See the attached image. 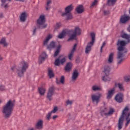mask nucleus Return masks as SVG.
Here are the masks:
<instances>
[{
  "label": "nucleus",
  "instance_id": "1",
  "mask_svg": "<svg viewBox=\"0 0 130 130\" xmlns=\"http://www.w3.org/2000/svg\"><path fill=\"white\" fill-rule=\"evenodd\" d=\"M121 37L126 39L127 41L124 40H118L116 45L118 46L117 50L118 52L117 55V64H121L122 61L124 60L122 57H124L125 53L127 52V49L125 48L126 44L130 43V35L125 33L122 34Z\"/></svg>",
  "mask_w": 130,
  "mask_h": 130
},
{
  "label": "nucleus",
  "instance_id": "2",
  "mask_svg": "<svg viewBox=\"0 0 130 130\" xmlns=\"http://www.w3.org/2000/svg\"><path fill=\"white\" fill-rule=\"evenodd\" d=\"M15 107V101L10 100L3 107L2 112L5 119H9L13 113Z\"/></svg>",
  "mask_w": 130,
  "mask_h": 130
},
{
  "label": "nucleus",
  "instance_id": "3",
  "mask_svg": "<svg viewBox=\"0 0 130 130\" xmlns=\"http://www.w3.org/2000/svg\"><path fill=\"white\" fill-rule=\"evenodd\" d=\"M129 110V107L126 106L125 107L124 109L122 111V114L120 118H119L118 123V129L120 130L122 128L123 126V121L124 119V116H125L126 123L125 126H127L130 123V112H128Z\"/></svg>",
  "mask_w": 130,
  "mask_h": 130
},
{
  "label": "nucleus",
  "instance_id": "4",
  "mask_svg": "<svg viewBox=\"0 0 130 130\" xmlns=\"http://www.w3.org/2000/svg\"><path fill=\"white\" fill-rule=\"evenodd\" d=\"M28 67H29L28 62L25 61H23L20 63L19 65L16 68V73L18 77H23L24 76V73L26 72Z\"/></svg>",
  "mask_w": 130,
  "mask_h": 130
},
{
  "label": "nucleus",
  "instance_id": "5",
  "mask_svg": "<svg viewBox=\"0 0 130 130\" xmlns=\"http://www.w3.org/2000/svg\"><path fill=\"white\" fill-rule=\"evenodd\" d=\"M69 32L72 35L68 41L75 40L78 35H81V29L78 26L75 27L74 29H71Z\"/></svg>",
  "mask_w": 130,
  "mask_h": 130
},
{
  "label": "nucleus",
  "instance_id": "6",
  "mask_svg": "<svg viewBox=\"0 0 130 130\" xmlns=\"http://www.w3.org/2000/svg\"><path fill=\"white\" fill-rule=\"evenodd\" d=\"M45 16L41 15L37 21L38 29H45L47 24H45Z\"/></svg>",
  "mask_w": 130,
  "mask_h": 130
},
{
  "label": "nucleus",
  "instance_id": "7",
  "mask_svg": "<svg viewBox=\"0 0 130 130\" xmlns=\"http://www.w3.org/2000/svg\"><path fill=\"white\" fill-rule=\"evenodd\" d=\"M96 35L94 32L90 33V37L91 38V42L88 43L86 48L85 49V53L88 54L90 51H91V47L94 45L95 43V37Z\"/></svg>",
  "mask_w": 130,
  "mask_h": 130
},
{
  "label": "nucleus",
  "instance_id": "8",
  "mask_svg": "<svg viewBox=\"0 0 130 130\" xmlns=\"http://www.w3.org/2000/svg\"><path fill=\"white\" fill-rule=\"evenodd\" d=\"M55 91V87L52 86L49 87L48 92L47 93V98L49 101L52 100V96L54 94V91Z\"/></svg>",
  "mask_w": 130,
  "mask_h": 130
},
{
  "label": "nucleus",
  "instance_id": "9",
  "mask_svg": "<svg viewBox=\"0 0 130 130\" xmlns=\"http://www.w3.org/2000/svg\"><path fill=\"white\" fill-rule=\"evenodd\" d=\"M102 97V94L97 93L96 94H92L91 95V99L93 104L97 105L100 102V98Z\"/></svg>",
  "mask_w": 130,
  "mask_h": 130
},
{
  "label": "nucleus",
  "instance_id": "10",
  "mask_svg": "<svg viewBox=\"0 0 130 130\" xmlns=\"http://www.w3.org/2000/svg\"><path fill=\"white\" fill-rule=\"evenodd\" d=\"M61 55L58 56L57 58L55 60L54 64L57 67L60 66V64H63V63L67 61L65 57L61 58Z\"/></svg>",
  "mask_w": 130,
  "mask_h": 130
},
{
  "label": "nucleus",
  "instance_id": "11",
  "mask_svg": "<svg viewBox=\"0 0 130 130\" xmlns=\"http://www.w3.org/2000/svg\"><path fill=\"white\" fill-rule=\"evenodd\" d=\"M35 127L37 129H39V130L43 129V120L42 119L38 120L35 124Z\"/></svg>",
  "mask_w": 130,
  "mask_h": 130
},
{
  "label": "nucleus",
  "instance_id": "12",
  "mask_svg": "<svg viewBox=\"0 0 130 130\" xmlns=\"http://www.w3.org/2000/svg\"><path fill=\"white\" fill-rule=\"evenodd\" d=\"M115 89L116 87H114L112 89H111L110 90L108 91L107 95V99H111L112 98V96L114 94V93H115Z\"/></svg>",
  "mask_w": 130,
  "mask_h": 130
},
{
  "label": "nucleus",
  "instance_id": "13",
  "mask_svg": "<svg viewBox=\"0 0 130 130\" xmlns=\"http://www.w3.org/2000/svg\"><path fill=\"white\" fill-rule=\"evenodd\" d=\"M47 55L46 54V53H45V52H43L39 58V64L42 63V62H43V61H44V60H45V59L47 58Z\"/></svg>",
  "mask_w": 130,
  "mask_h": 130
},
{
  "label": "nucleus",
  "instance_id": "14",
  "mask_svg": "<svg viewBox=\"0 0 130 130\" xmlns=\"http://www.w3.org/2000/svg\"><path fill=\"white\" fill-rule=\"evenodd\" d=\"M115 100L118 102V103H121L123 101V95L121 93L117 94L115 97Z\"/></svg>",
  "mask_w": 130,
  "mask_h": 130
},
{
  "label": "nucleus",
  "instance_id": "15",
  "mask_svg": "<svg viewBox=\"0 0 130 130\" xmlns=\"http://www.w3.org/2000/svg\"><path fill=\"white\" fill-rule=\"evenodd\" d=\"M20 20L22 23L26 22V20H27V13L25 12L22 13L20 16Z\"/></svg>",
  "mask_w": 130,
  "mask_h": 130
},
{
  "label": "nucleus",
  "instance_id": "16",
  "mask_svg": "<svg viewBox=\"0 0 130 130\" xmlns=\"http://www.w3.org/2000/svg\"><path fill=\"white\" fill-rule=\"evenodd\" d=\"M52 38V36L51 35H48V36L44 40L43 45L44 46H47L48 45V42L50 39Z\"/></svg>",
  "mask_w": 130,
  "mask_h": 130
},
{
  "label": "nucleus",
  "instance_id": "17",
  "mask_svg": "<svg viewBox=\"0 0 130 130\" xmlns=\"http://www.w3.org/2000/svg\"><path fill=\"white\" fill-rule=\"evenodd\" d=\"M74 10V7H73V5H70L66 7L65 9V12L64 13V15H67L68 14L71 13V12Z\"/></svg>",
  "mask_w": 130,
  "mask_h": 130
},
{
  "label": "nucleus",
  "instance_id": "18",
  "mask_svg": "<svg viewBox=\"0 0 130 130\" xmlns=\"http://www.w3.org/2000/svg\"><path fill=\"white\" fill-rule=\"evenodd\" d=\"M73 68V63L72 62H68L65 66L64 70L66 72H68V73H70L71 71H72V68Z\"/></svg>",
  "mask_w": 130,
  "mask_h": 130
},
{
  "label": "nucleus",
  "instance_id": "19",
  "mask_svg": "<svg viewBox=\"0 0 130 130\" xmlns=\"http://www.w3.org/2000/svg\"><path fill=\"white\" fill-rule=\"evenodd\" d=\"M79 77V72L77 70L74 71L73 73L72 74V81H76Z\"/></svg>",
  "mask_w": 130,
  "mask_h": 130
},
{
  "label": "nucleus",
  "instance_id": "20",
  "mask_svg": "<svg viewBox=\"0 0 130 130\" xmlns=\"http://www.w3.org/2000/svg\"><path fill=\"white\" fill-rule=\"evenodd\" d=\"M129 19H130L129 16H121L120 22L122 24H125V23H126L127 21L129 20Z\"/></svg>",
  "mask_w": 130,
  "mask_h": 130
},
{
  "label": "nucleus",
  "instance_id": "21",
  "mask_svg": "<svg viewBox=\"0 0 130 130\" xmlns=\"http://www.w3.org/2000/svg\"><path fill=\"white\" fill-rule=\"evenodd\" d=\"M110 66L108 65H105L104 67L103 73H104L105 75H109V73H110Z\"/></svg>",
  "mask_w": 130,
  "mask_h": 130
},
{
  "label": "nucleus",
  "instance_id": "22",
  "mask_svg": "<svg viewBox=\"0 0 130 130\" xmlns=\"http://www.w3.org/2000/svg\"><path fill=\"white\" fill-rule=\"evenodd\" d=\"M76 11L78 14H82L84 12V7L82 5H79L76 8Z\"/></svg>",
  "mask_w": 130,
  "mask_h": 130
},
{
  "label": "nucleus",
  "instance_id": "23",
  "mask_svg": "<svg viewBox=\"0 0 130 130\" xmlns=\"http://www.w3.org/2000/svg\"><path fill=\"white\" fill-rule=\"evenodd\" d=\"M48 75L50 79L54 77V73H53V70H52V69H51V68H49L48 69Z\"/></svg>",
  "mask_w": 130,
  "mask_h": 130
},
{
  "label": "nucleus",
  "instance_id": "24",
  "mask_svg": "<svg viewBox=\"0 0 130 130\" xmlns=\"http://www.w3.org/2000/svg\"><path fill=\"white\" fill-rule=\"evenodd\" d=\"M55 48V42L52 41L49 45L47 46V48L49 50H51L52 48Z\"/></svg>",
  "mask_w": 130,
  "mask_h": 130
},
{
  "label": "nucleus",
  "instance_id": "25",
  "mask_svg": "<svg viewBox=\"0 0 130 130\" xmlns=\"http://www.w3.org/2000/svg\"><path fill=\"white\" fill-rule=\"evenodd\" d=\"M45 91H46L45 88L42 87H39L38 89V92L41 96H43L45 94Z\"/></svg>",
  "mask_w": 130,
  "mask_h": 130
},
{
  "label": "nucleus",
  "instance_id": "26",
  "mask_svg": "<svg viewBox=\"0 0 130 130\" xmlns=\"http://www.w3.org/2000/svg\"><path fill=\"white\" fill-rule=\"evenodd\" d=\"M0 44H3L5 47H7V46L9 45V44H8L6 41V38H3L1 39Z\"/></svg>",
  "mask_w": 130,
  "mask_h": 130
},
{
  "label": "nucleus",
  "instance_id": "27",
  "mask_svg": "<svg viewBox=\"0 0 130 130\" xmlns=\"http://www.w3.org/2000/svg\"><path fill=\"white\" fill-rule=\"evenodd\" d=\"M66 35H67V31L63 30L61 32V33L59 34V35L58 36V38H59V39H62V38H63V37H64V36H66Z\"/></svg>",
  "mask_w": 130,
  "mask_h": 130
},
{
  "label": "nucleus",
  "instance_id": "28",
  "mask_svg": "<svg viewBox=\"0 0 130 130\" xmlns=\"http://www.w3.org/2000/svg\"><path fill=\"white\" fill-rule=\"evenodd\" d=\"M60 47H61V45H58L56 50L55 51L54 54V57H56L58 54H59V52L60 51Z\"/></svg>",
  "mask_w": 130,
  "mask_h": 130
},
{
  "label": "nucleus",
  "instance_id": "29",
  "mask_svg": "<svg viewBox=\"0 0 130 130\" xmlns=\"http://www.w3.org/2000/svg\"><path fill=\"white\" fill-rule=\"evenodd\" d=\"M66 16L67 20H72L73 19V15H72V13H68L67 14H64V13H63L62 14V16Z\"/></svg>",
  "mask_w": 130,
  "mask_h": 130
},
{
  "label": "nucleus",
  "instance_id": "30",
  "mask_svg": "<svg viewBox=\"0 0 130 130\" xmlns=\"http://www.w3.org/2000/svg\"><path fill=\"white\" fill-rule=\"evenodd\" d=\"M106 75L105 76H103L102 77V80L104 81V82H110L111 79L108 76V75L109 74H105Z\"/></svg>",
  "mask_w": 130,
  "mask_h": 130
},
{
  "label": "nucleus",
  "instance_id": "31",
  "mask_svg": "<svg viewBox=\"0 0 130 130\" xmlns=\"http://www.w3.org/2000/svg\"><path fill=\"white\" fill-rule=\"evenodd\" d=\"M113 53H111L109 56L108 62L109 63H112L113 61Z\"/></svg>",
  "mask_w": 130,
  "mask_h": 130
},
{
  "label": "nucleus",
  "instance_id": "32",
  "mask_svg": "<svg viewBox=\"0 0 130 130\" xmlns=\"http://www.w3.org/2000/svg\"><path fill=\"white\" fill-rule=\"evenodd\" d=\"M57 84H59L60 83L62 84V85H63L64 84V76H62L60 79L59 81H56Z\"/></svg>",
  "mask_w": 130,
  "mask_h": 130
},
{
  "label": "nucleus",
  "instance_id": "33",
  "mask_svg": "<svg viewBox=\"0 0 130 130\" xmlns=\"http://www.w3.org/2000/svg\"><path fill=\"white\" fill-rule=\"evenodd\" d=\"M116 2H117V0H108L107 4L108 6H113Z\"/></svg>",
  "mask_w": 130,
  "mask_h": 130
},
{
  "label": "nucleus",
  "instance_id": "34",
  "mask_svg": "<svg viewBox=\"0 0 130 130\" xmlns=\"http://www.w3.org/2000/svg\"><path fill=\"white\" fill-rule=\"evenodd\" d=\"M51 4V0H48L47 2V4L46 6V10L47 11H48L50 9V5Z\"/></svg>",
  "mask_w": 130,
  "mask_h": 130
},
{
  "label": "nucleus",
  "instance_id": "35",
  "mask_svg": "<svg viewBox=\"0 0 130 130\" xmlns=\"http://www.w3.org/2000/svg\"><path fill=\"white\" fill-rule=\"evenodd\" d=\"M114 112V109L113 108H110L108 113H105V114L107 116L111 115L112 113Z\"/></svg>",
  "mask_w": 130,
  "mask_h": 130
},
{
  "label": "nucleus",
  "instance_id": "36",
  "mask_svg": "<svg viewBox=\"0 0 130 130\" xmlns=\"http://www.w3.org/2000/svg\"><path fill=\"white\" fill-rule=\"evenodd\" d=\"M92 90L93 91H100V90H101V88L97 85H94L92 87Z\"/></svg>",
  "mask_w": 130,
  "mask_h": 130
},
{
  "label": "nucleus",
  "instance_id": "37",
  "mask_svg": "<svg viewBox=\"0 0 130 130\" xmlns=\"http://www.w3.org/2000/svg\"><path fill=\"white\" fill-rule=\"evenodd\" d=\"M73 56H74V52H73V51H71L69 53V54L68 55V58L69 60H72Z\"/></svg>",
  "mask_w": 130,
  "mask_h": 130
},
{
  "label": "nucleus",
  "instance_id": "38",
  "mask_svg": "<svg viewBox=\"0 0 130 130\" xmlns=\"http://www.w3.org/2000/svg\"><path fill=\"white\" fill-rule=\"evenodd\" d=\"M117 86L120 90V91H124V88L123 85L121 83H118Z\"/></svg>",
  "mask_w": 130,
  "mask_h": 130
},
{
  "label": "nucleus",
  "instance_id": "39",
  "mask_svg": "<svg viewBox=\"0 0 130 130\" xmlns=\"http://www.w3.org/2000/svg\"><path fill=\"white\" fill-rule=\"evenodd\" d=\"M98 3V0H94L90 7V9H92V8H94L95 6L97 5Z\"/></svg>",
  "mask_w": 130,
  "mask_h": 130
},
{
  "label": "nucleus",
  "instance_id": "40",
  "mask_svg": "<svg viewBox=\"0 0 130 130\" xmlns=\"http://www.w3.org/2000/svg\"><path fill=\"white\" fill-rule=\"evenodd\" d=\"M107 111V108L105 107H102L101 109V113L102 114L103 113H104V112H106Z\"/></svg>",
  "mask_w": 130,
  "mask_h": 130
},
{
  "label": "nucleus",
  "instance_id": "41",
  "mask_svg": "<svg viewBox=\"0 0 130 130\" xmlns=\"http://www.w3.org/2000/svg\"><path fill=\"white\" fill-rule=\"evenodd\" d=\"M57 110H58V108L57 107H54L53 110L51 111V113H56Z\"/></svg>",
  "mask_w": 130,
  "mask_h": 130
},
{
  "label": "nucleus",
  "instance_id": "42",
  "mask_svg": "<svg viewBox=\"0 0 130 130\" xmlns=\"http://www.w3.org/2000/svg\"><path fill=\"white\" fill-rule=\"evenodd\" d=\"M106 45V42H104L101 47V50H100V52H102L103 48H104V47H105V46Z\"/></svg>",
  "mask_w": 130,
  "mask_h": 130
},
{
  "label": "nucleus",
  "instance_id": "43",
  "mask_svg": "<svg viewBox=\"0 0 130 130\" xmlns=\"http://www.w3.org/2000/svg\"><path fill=\"white\" fill-rule=\"evenodd\" d=\"M51 114L52 113L50 112H49L47 115L46 119H47V120H49V119H50V116H51Z\"/></svg>",
  "mask_w": 130,
  "mask_h": 130
},
{
  "label": "nucleus",
  "instance_id": "44",
  "mask_svg": "<svg viewBox=\"0 0 130 130\" xmlns=\"http://www.w3.org/2000/svg\"><path fill=\"white\" fill-rule=\"evenodd\" d=\"M73 104V101L68 100L66 102V105H72Z\"/></svg>",
  "mask_w": 130,
  "mask_h": 130
},
{
  "label": "nucleus",
  "instance_id": "45",
  "mask_svg": "<svg viewBox=\"0 0 130 130\" xmlns=\"http://www.w3.org/2000/svg\"><path fill=\"white\" fill-rule=\"evenodd\" d=\"M60 27V23H57L55 26V29L56 30L57 29H59Z\"/></svg>",
  "mask_w": 130,
  "mask_h": 130
},
{
  "label": "nucleus",
  "instance_id": "46",
  "mask_svg": "<svg viewBox=\"0 0 130 130\" xmlns=\"http://www.w3.org/2000/svg\"><path fill=\"white\" fill-rule=\"evenodd\" d=\"M9 2H11L12 0H8ZM1 2L2 3L1 6L3 7V6H4V5H5V4L6 3V2H7V0H1Z\"/></svg>",
  "mask_w": 130,
  "mask_h": 130
},
{
  "label": "nucleus",
  "instance_id": "47",
  "mask_svg": "<svg viewBox=\"0 0 130 130\" xmlns=\"http://www.w3.org/2000/svg\"><path fill=\"white\" fill-rule=\"evenodd\" d=\"M124 80L125 82H128V81H129L130 79H129V77H128L127 76H125L124 77Z\"/></svg>",
  "mask_w": 130,
  "mask_h": 130
},
{
  "label": "nucleus",
  "instance_id": "48",
  "mask_svg": "<svg viewBox=\"0 0 130 130\" xmlns=\"http://www.w3.org/2000/svg\"><path fill=\"white\" fill-rule=\"evenodd\" d=\"M78 45L77 44H75L74 45V47H73V49L71 50V51H73V52H75V50H76V48H77V46Z\"/></svg>",
  "mask_w": 130,
  "mask_h": 130
},
{
  "label": "nucleus",
  "instance_id": "49",
  "mask_svg": "<svg viewBox=\"0 0 130 130\" xmlns=\"http://www.w3.org/2000/svg\"><path fill=\"white\" fill-rule=\"evenodd\" d=\"M0 90L1 91H5V86L0 85Z\"/></svg>",
  "mask_w": 130,
  "mask_h": 130
},
{
  "label": "nucleus",
  "instance_id": "50",
  "mask_svg": "<svg viewBox=\"0 0 130 130\" xmlns=\"http://www.w3.org/2000/svg\"><path fill=\"white\" fill-rule=\"evenodd\" d=\"M36 31H37V28L35 27L33 30V35H35V34H36Z\"/></svg>",
  "mask_w": 130,
  "mask_h": 130
},
{
  "label": "nucleus",
  "instance_id": "51",
  "mask_svg": "<svg viewBox=\"0 0 130 130\" xmlns=\"http://www.w3.org/2000/svg\"><path fill=\"white\" fill-rule=\"evenodd\" d=\"M104 15H108L109 14V11H104Z\"/></svg>",
  "mask_w": 130,
  "mask_h": 130
},
{
  "label": "nucleus",
  "instance_id": "52",
  "mask_svg": "<svg viewBox=\"0 0 130 130\" xmlns=\"http://www.w3.org/2000/svg\"><path fill=\"white\" fill-rule=\"evenodd\" d=\"M57 117H58V116L55 115V116H53V119L55 120L56 118H57Z\"/></svg>",
  "mask_w": 130,
  "mask_h": 130
},
{
  "label": "nucleus",
  "instance_id": "53",
  "mask_svg": "<svg viewBox=\"0 0 130 130\" xmlns=\"http://www.w3.org/2000/svg\"><path fill=\"white\" fill-rule=\"evenodd\" d=\"M16 2H22V3H24L25 2V0H15Z\"/></svg>",
  "mask_w": 130,
  "mask_h": 130
},
{
  "label": "nucleus",
  "instance_id": "54",
  "mask_svg": "<svg viewBox=\"0 0 130 130\" xmlns=\"http://www.w3.org/2000/svg\"><path fill=\"white\" fill-rule=\"evenodd\" d=\"M76 62L77 63H79V62H80V60L79 59H76Z\"/></svg>",
  "mask_w": 130,
  "mask_h": 130
},
{
  "label": "nucleus",
  "instance_id": "55",
  "mask_svg": "<svg viewBox=\"0 0 130 130\" xmlns=\"http://www.w3.org/2000/svg\"><path fill=\"white\" fill-rule=\"evenodd\" d=\"M28 130H35V129H34V128L31 127V128H28Z\"/></svg>",
  "mask_w": 130,
  "mask_h": 130
},
{
  "label": "nucleus",
  "instance_id": "56",
  "mask_svg": "<svg viewBox=\"0 0 130 130\" xmlns=\"http://www.w3.org/2000/svg\"><path fill=\"white\" fill-rule=\"evenodd\" d=\"M4 8H8V4H6L5 6H4Z\"/></svg>",
  "mask_w": 130,
  "mask_h": 130
},
{
  "label": "nucleus",
  "instance_id": "57",
  "mask_svg": "<svg viewBox=\"0 0 130 130\" xmlns=\"http://www.w3.org/2000/svg\"><path fill=\"white\" fill-rule=\"evenodd\" d=\"M0 60H3V57H0Z\"/></svg>",
  "mask_w": 130,
  "mask_h": 130
},
{
  "label": "nucleus",
  "instance_id": "58",
  "mask_svg": "<svg viewBox=\"0 0 130 130\" xmlns=\"http://www.w3.org/2000/svg\"><path fill=\"white\" fill-rule=\"evenodd\" d=\"M3 15H0V18H3Z\"/></svg>",
  "mask_w": 130,
  "mask_h": 130
},
{
  "label": "nucleus",
  "instance_id": "59",
  "mask_svg": "<svg viewBox=\"0 0 130 130\" xmlns=\"http://www.w3.org/2000/svg\"><path fill=\"white\" fill-rule=\"evenodd\" d=\"M2 103V100H0V104Z\"/></svg>",
  "mask_w": 130,
  "mask_h": 130
},
{
  "label": "nucleus",
  "instance_id": "60",
  "mask_svg": "<svg viewBox=\"0 0 130 130\" xmlns=\"http://www.w3.org/2000/svg\"><path fill=\"white\" fill-rule=\"evenodd\" d=\"M129 2H130V0H129Z\"/></svg>",
  "mask_w": 130,
  "mask_h": 130
}]
</instances>
